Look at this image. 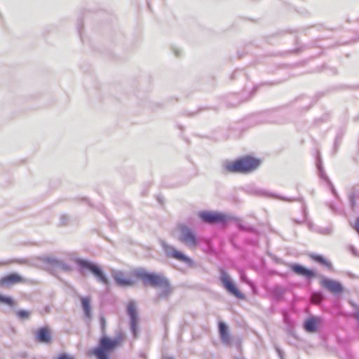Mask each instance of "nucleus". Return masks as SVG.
<instances>
[{"label": "nucleus", "instance_id": "obj_8", "mask_svg": "<svg viewBox=\"0 0 359 359\" xmlns=\"http://www.w3.org/2000/svg\"><path fill=\"white\" fill-rule=\"evenodd\" d=\"M199 217L208 224H225L229 220L226 215L217 212L202 211L199 212Z\"/></svg>", "mask_w": 359, "mask_h": 359}, {"label": "nucleus", "instance_id": "obj_16", "mask_svg": "<svg viewBox=\"0 0 359 359\" xmlns=\"http://www.w3.org/2000/svg\"><path fill=\"white\" fill-rule=\"evenodd\" d=\"M24 280L22 277L16 273H11L8 276H6L2 278L0 280V284L1 285H5L8 283H22Z\"/></svg>", "mask_w": 359, "mask_h": 359}, {"label": "nucleus", "instance_id": "obj_1", "mask_svg": "<svg viewBox=\"0 0 359 359\" xmlns=\"http://www.w3.org/2000/svg\"><path fill=\"white\" fill-rule=\"evenodd\" d=\"M135 276H137L138 280H141L145 286L161 287L165 296L171 292L168 280L161 273H151L143 269H137Z\"/></svg>", "mask_w": 359, "mask_h": 359}, {"label": "nucleus", "instance_id": "obj_11", "mask_svg": "<svg viewBox=\"0 0 359 359\" xmlns=\"http://www.w3.org/2000/svg\"><path fill=\"white\" fill-rule=\"evenodd\" d=\"M128 314L130 318V327L135 336L137 335L138 316L136 312L135 305L133 302H130L127 306Z\"/></svg>", "mask_w": 359, "mask_h": 359}, {"label": "nucleus", "instance_id": "obj_21", "mask_svg": "<svg viewBox=\"0 0 359 359\" xmlns=\"http://www.w3.org/2000/svg\"><path fill=\"white\" fill-rule=\"evenodd\" d=\"M18 316L21 318H27L29 316V313L25 310H20L18 312Z\"/></svg>", "mask_w": 359, "mask_h": 359}, {"label": "nucleus", "instance_id": "obj_15", "mask_svg": "<svg viewBox=\"0 0 359 359\" xmlns=\"http://www.w3.org/2000/svg\"><path fill=\"white\" fill-rule=\"evenodd\" d=\"M219 332L222 341L226 344H229L231 342L230 334L228 327L223 322L219 323Z\"/></svg>", "mask_w": 359, "mask_h": 359}, {"label": "nucleus", "instance_id": "obj_23", "mask_svg": "<svg viewBox=\"0 0 359 359\" xmlns=\"http://www.w3.org/2000/svg\"><path fill=\"white\" fill-rule=\"evenodd\" d=\"M57 359H74V358L67 353H62L61 355H59Z\"/></svg>", "mask_w": 359, "mask_h": 359}, {"label": "nucleus", "instance_id": "obj_12", "mask_svg": "<svg viewBox=\"0 0 359 359\" xmlns=\"http://www.w3.org/2000/svg\"><path fill=\"white\" fill-rule=\"evenodd\" d=\"M290 269L295 274L302 276L308 279H311L316 276V273L313 270L306 269L299 264H292Z\"/></svg>", "mask_w": 359, "mask_h": 359}, {"label": "nucleus", "instance_id": "obj_20", "mask_svg": "<svg viewBox=\"0 0 359 359\" xmlns=\"http://www.w3.org/2000/svg\"><path fill=\"white\" fill-rule=\"evenodd\" d=\"M0 302L5 303L11 306H13L14 305L13 300L10 297L0 296Z\"/></svg>", "mask_w": 359, "mask_h": 359}, {"label": "nucleus", "instance_id": "obj_13", "mask_svg": "<svg viewBox=\"0 0 359 359\" xmlns=\"http://www.w3.org/2000/svg\"><path fill=\"white\" fill-rule=\"evenodd\" d=\"M35 338L38 342L49 344L52 340V335L48 327L39 328L35 333Z\"/></svg>", "mask_w": 359, "mask_h": 359}, {"label": "nucleus", "instance_id": "obj_25", "mask_svg": "<svg viewBox=\"0 0 359 359\" xmlns=\"http://www.w3.org/2000/svg\"><path fill=\"white\" fill-rule=\"evenodd\" d=\"M62 268L67 271H69L71 269V267L69 266H63Z\"/></svg>", "mask_w": 359, "mask_h": 359}, {"label": "nucleus", "instance_id": "obj_9", "mask_svg": "<svg viewBox=\"0 0 359 359\" xmlns=\"http://www.w3.org/2000/svg\"><path fill=\"white\" fill-rule=\"evenodd\" d=\"M164 250L168 257L184 262L189 265L193 264V261L191 258L187 257L182 252L172 246L165 245L164 247Z\"/></svg>", "mask_w": 359, "mask_h": 359}, {"label": "nucleus", "instance_id": "obj_4", "mask_svg": "<svg viewBox=\"0 0 359 359\" xmlns=\"http://www.w3.org/2000/svg\"><path fill=\"white\" fill-rule=\"evenodd\" d=\"M177 229L180 232V241L189 248L194 249L198 245L196 235L191 229L184 224H179Z\"/></svg>", "mask_w": 359, "mask_h": 359}, {"label": "nucleus", "instance_id": "obj_19", "mask_svg": "<svg viewBox=\"0 0 359 359\" xmlns=\"http://www.w3.org/2000/svg\"><path fill=\"white\" fill-rule=\"evenodd\" d=\"M322 300V295L318 292L313 293L311 296V302L314 304H318Z\"/></svg>", "mask_w": 359, "mask_h": 359}, {"label": "nucleus", "instance_id": "obj_7", "mask_svg": "<svg viewBox=\"0 0 359 359\" xmlns=\"http://www.w3.org/2000/svg\"><path fill=\"white\" fill-rule=\"evenodd\" d=\"M220 280L223 287L231 294L240 299H245V296L240 292L236 285L233 283L229 273L223 269H219Z\"/></svg>", "mask_w": 359, "mask_h": 359}, {"label": "nucleus", "instance_id": "obj_22", "mask_svg": "<svg viewBox=\"0 0 359 359\" xmlns=\"http://www.w3.org/2000/svg\"><path fill=\"white\" fill-rule=\"evenodd\" d=\"M100 320L101 324L102 332V333H105L107 326L105 318L104 316H101Z\"/></svg>", "mask_w": 359, "mask_h": 359}, {"label": "nucleus", "instance_id": "obj_26", "mask_svg": "<svg viewBox=\"0 0 359 359\" xmlns=\"http://www.w3.org/2000/svg\"><path fill=\"white\" fill-rule=\"evenodd\" d=\"M163 359H173V358L171 357H169V356H165V357H163Z\"/></svg>", "mask_w": 359, "mask_h": 359}, {"label": "nucleus", "instance_id": "obj_6", "mask_svg": "<svg viewBox=\"0 0 359 359\" xmlns=\"http://www.w3.org/2000/svg\"><path fill=\"white\" fill-rule=\"evenodd\" d=\"M137 269L131 271L128 274L122 271H115L112 276L116 283L121 287H130L136 284L138 280L137 276H135Z\"/></svg>", "mask_w": 359, "mask_h": 359}, {"label": "nucleus", "instance_id": "obj_5", "mask_svg": "<svg viewBox=\"0 0 359 359\" xmlns=\"http://www.w3.org/2000/svg\"><path fill=\"white\" fill-rule=\"evenodd\" d=\"M76 263L81 268L89 270L99 282L104 285L109 284V280L100 266L80 259L76 260Z\"/></svg>", "mask_w": 359, "mask_h": 359}, {"label": "nucleus", "instance_id": "obj_17", "mask_svg": "<svg viewBox=\"0 0 359 359\" xmlns=\"http://www.w3.org/2000/svg\"><path fill=\"white\" fill-rule=\"evenodd\" d=\"M309 257L316 262L323 264L328 268L331 267L330 262L322 255H317L316 253H310L309 254Z\"/></svg>", "mask_w": 359, "mask_h": 359}, {"label": "nucleus", "instance_id": "obj_18", "mask_svg": "<svg viewBox=\"0 0 359 359\" xmlns=\"http://www.w3.org/2000/svg\"><path fill=\"white\" fill-rule=\"evenodd\" d=\"M81 301L86 316L90 318L91 317L90 299L88 297H84L81 299Z\"/></svg>", "mask_w": 359, "mask_h": 359}, {"label": "nucleus", "instance_id": "obj_10", "mask_svg": "<svg viewBox=\"0 0 359 359\" xmlns=\"http://www.w3.org/2000/svg\"><path fill=\"white\" fill-rule=\"evenodd\" d=\"M320 284L323 287L334 294L342 293L344 290L340 283L329 278H322Z\"/></svg>", "mask_w": 359, "mask_h": 359}, {"label": "nucleus", "instance_id": "obj_3", "mask_svg": "<svg viewBox=\"0 0 359 359\" xmlns=\"http://www.w3.org/2000/svg\"><path fill=\"white\" fill-rule=\"evenodd\" d=\"M121 341V339H111L107 337H102L100 339L99 345L90 351L97 359H109V354L117 347Z\"/></svg>", "mask_w": 359, "mask_h": 359}, {"label": "nucleus", "instance_id": "obj_14", "mask_svg": "<svg viewBox=\"0 0 359 359\" xmlns=\"http://www.w3.org/2000/svg\"><path fill=\"white\" fill-rule=\"evenodd\" d=\"M320 322L321 320L320 318L317 316H311L305 320L304 328L307 332H316Z\"/></svg>", "mask_w": 359, "mask_h": 359}, {"label": "nucleus", "instance_id": "obj_2", "mask_svg": "<svg viewBox=\"0 0 359 359\" xmlns=\"http://www.w3.org/2000/svg\"><path fill=\"white\" fill-rule=\"evenodd\" d=\"M259 165V160L252 156H245L234 161L225 163L224 168L228 172L248 173L257 169Z\"/></svg>", "mask_w": 359, "mask_h": 359}, {"label": "nucleus", "instance_id": "obj_24", "mask_svg": "<svg viewBox=\"0 0 359 359\" xmlns=\"http://www.w3.org/2000/svg\"><path fill=\"white\" fill-rule=\"evenodd\" d=\"M355 229L359 233V218H358L355 222Z\"/></svg>", "mask_w": 359, "mask_h": 359}]
</instances>
